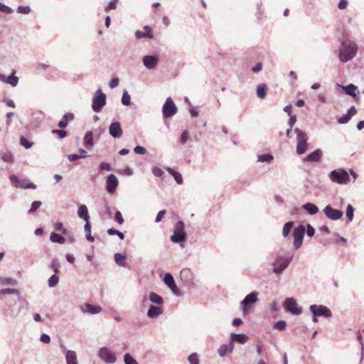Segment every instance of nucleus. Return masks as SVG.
<instances>
[{"instance_id":"obj_1","label":"nucleus","mask_w":364,"mask_h":364,"mask_svg":"<svg viewBox=\"0 0 364 364\" xmlns=\"http://www.w3.org/2000/svg\"><path fill=\"white\" fill-rule=\"evenodd\" d=\"M358 52L357 44L350 40H344L341 43V48L338 52L339 60L342 63H346L351 60L355 56Z\"/></svg>"},{"instance_id":"obj_2","label":"nucleus","mask_w":364,"mask_h":364,"mask_svg":"<svg viewBox=\"0 0 364 364\" xmlns=\"http://www.w3.org/2000/svg\"><path fill=\"white\" fill-rule=\"evenodd\" d=\"M328 177L331 181L338 184H347L350 181L349 174L343 168L333 170L329 173Z\"/></svg>"},{"instance_id":"obj_3","label":"nucleus","mask_w":364,"mask_h":364,"mask_svg":"<svg viewBox=\"0 0 364 364\" xmlns=\"http://www.w3.org/2000/svg\"><path fill=\"white\" fill-rule=\"evenodd\" d=\"M294 132L296 134V154L301 155L304 154L308 149V136L306 133L302 132L299 128L294 129Z\"/></svg>"},{"instance_id":"obj_4","label":"nucleus","mask_w":364,"mask_h":364,"mask_svg":"<svg viewBox=\"0 0 364 364\" xmlns=\"http://www.w3.org/2000/svg\"><path fill=\"white\" fill-rule=\"evenodd\" d=\"M106 95L101 89L95 91L92 100V109L95 112H100L106 105Z\"/></svg>"},{"instance_id":"obj_5","label":"nucleus","mask_w":364,"mask_h":364,"mask_svg":"<svg viewBox=\"0 0 364 364\" xmlns=\"http://www.w3.org/2000/svg\"><path fill=\"white\" fill-rule=\"evenodd\" d=\"M171 240L173 242L178 243L186 240V233L184 231V223L183 221H178L173 228V235L171 236Z\"/></svg>"},{"instance_id":"obj_6","label":"nucleus","mask_w":364,"mask_h":364,"mask_svg":"<svg viewBox=\"0 0 364 364\" xmlns=\"http://www.w3.org/2000/svg\"><path fill=\"white\" fill-rule=\"evenodd\" d=\"M257 293L252 292L247 294L245 299L240 302L241 310L244 315L249 313L253 304L257 301Z\"/></svg>"},{"instance_id":"obj_7","label":"nucleus","mask_w":364,"mask_h":364,"mask_svg":"<svg viewBox=\"0 0 364 364\" xmlns=\"http://www.w3.org/2000/svg\"><path fill=\"white\" fill-rule=\"evenodd\" d=\"M309 310L312 313L313 316L318 317L322 316L324 318H331L332 316V312L330 309L323 305H311Z\"/></svg>"},{"instance_id":"obj_8","label":"nucleus","mask_w":364,"mask_h":364,"mask_svg":"<svg viewBox=\"0 0 364 364\" xmlns=\"http://www.w3.org/2000/svg\"><path fill=\"white\" fill-rule=\"evenodd\" d=\"M98 357L107 364H113L116 362V355L107 347H102L97 351Z\"/></svg>"},{"instance_id":"obj_9","label":"nucleus","mask_w":364,"mask_h":364,"mask_svg":"<svg viewBox=\"0 0 364 364\" xmlns=\"http://www.w3.org/2000/svg\"><path fill=\"white\" fill-rule=\"evenodd\" d=\"M291 262V258L278 257L272 263L273 272L276 274H280L286 269Z\"/></svg>"},{"instance_id":"obj_10","label":"nucleus","mask_w":364,"mask_h":364,"mask_svg":"<svg viewBox=\"0 0 364 364\" xmlns=\"http://www.w3.org/2000/svg\"><path fill=\"white\" fill-rule=\"evenodd\" d=\"M285 310L293 315H300L302 313V309L298 306L296 300L293 298H288L284 302Z\"/></svg>"},{"instance_id":"obj_11","label":"nucleus","mask_w":364,"mask_h":364,"mask_svg":"<svg viewBox=\"0 0 364 364\" xmlns=\"http://www.w3.org/2000/svg\"><path fill=\"white\" fill-rule=\"evenodd\" d=\"M177 107L171 97H168L162 107L163 115L165 118L173 117L177 112Z\"/></svg>"},{"instance_id":"obj_12","label":"nucleus","mask_w":364,"mask_h":364,"mask_svg":"<svg viewBox=\"0 0 364 364\" xmlns=\"http://www.w3.org/2000/svg\"><path fill=\"white\" fill-rule=\"evenodd\" d=\"M304 234H305V227L302 225H300L294 229V231H293V236L294 238V246L296 249H299L301 246Z\"/></svg>"},{"instance_id":"obj_13","label":"nucleus","mask_w":364,"mask_h":364,"mask_svg":"<svg viewBox=\"0 0 364 364\" xmlns=\"http://www.w3.org/2000/svg\"><path fill=\"white\" fill-rule=\"evenodd\" d=\"M323 212L328 219L332 220H339L343 215V213L341 210L334 209L330 205L326 206L323 210Z\"/></svg>"},{"instance_id":"obj_14","label":"nucleus","mask_w":364,"mask_h":364,"mask_svg":"<svg viewBox=\"0 0 364 364\" xmlns=\"http://www.w3.org/2000/svg\"><path fill=\"white\" fill-rule=\"evenodd\" d=\"M159 62V58L156 55H144L142 58L143 65L148 70H154Z\"/></svg>"},{"instance_id":"obj_15","label":"nucleus","mask_w":364,"mask_h":364,"mask_svg":"<svg viewBox=\"0 0 364 364\" xmlns=\"http://www.w3.org/2000/svg\"><path fill=\"white\" fill-rule=\"evenodd\" d=\"M80 310L82 314L94 315L100 314L102 309L100 306L85 303L80 306Z\"/></svg>"},{"instance_id":"obj_16","label":"nucleus","mask_w":364,"mask_h":364,"mask_svg":"<svg viewBox=\"0 0 364 364\" xmlns=\"http://www.w3.org/2000/svg\"><path fill=\"white\" fill-rule=\"evenodd\" d=\"M164 283L170 288L172 293L176 296H181V291L176 287L173 277L171 273H166L164 277Z\"/></svg>"},{"instance_id":"obj_17","label":"nucleus","mask_w":364,"mask_h":364,"mask_svg":"<svg viewBox=\"0 0 364 364\" xmlns=\"http://www.w3.org/2000/svg\"><path fill=\"white\" fill-rule=\"evenodd\" d=\"M119 184L117 178L114 174H109L106 180V190L109 193H114Z\"/></svg>"},{"instance_id":"obj_18","label":"nucleus","mask_w":364,"mask_h":364,"mask_svg":"<svg viewBox=\"0 0 364 364\" xmlns=\"http://www.w3.org/2000/svg\"><path fill=\"white\" fill-rule=\"evenodd\" d=\"M109 134L115 139H119L123 134L121 124L118 122H112L109 127Z\"/></svg>"},{"instance_id":"obj_19","label":"nucleus","mask_w":364,"mask_h":364,"mask_svg":"<svg viewBox=\"0 0 364 364\" xmlns=\"http://www.w3.org/2000/svg\"><path fill=\"white\" fill-rule=\"evenodd\" d=\"M163 312L164 311L161 307L151 305L147 311V316L151 319L156 318L162 315Z\"/></svg>"},{"instance_id":"obj_20","label":"nucleus","mask_w":364,"mask_h":364,"mask_svg":"<svg viewBox=\"0 0 364 364\" xmlns=\"http://www.w3.org/2000/svg\"><path fill=\"white\" fill-rule=\"evenodd\" d=\"M144 33H142L140 31H136L135 33L136 38L140 39L141 38H153V32L151 28L149 26L144 27Z\"/></svg>"},{"instance_id":"obj_21","label":"nucleus","mask_w":364,"mask_h":364,"mask_svg":"<svg viewBox=\"0 0 364 364\" xmlns=\"http://www.w3.org/2000/svg\"><path fill=\"white\" fill-rule=\"evenodd\" d=\"M77 215L80 218L82 219L85 223L89 221L90 217L87 208L85 205H80L77 209Z\"/></svg>"},{"instance_id":"obj_22","label":"nucleus","mask_w":364,"mask_h":364,"mask_svg":"<svg viewBox=\"0 0 364 364\" xmlns=\"http://www.w3.org/2000/svg\"><path fill=\"white\" fill-rule=\"evenodd\" d=\"M337 87L341 89L346 94L350 96L355 97L356 95L355 91L357 90V87L353 84H350L347 86L337 85Z\"/></svg>"},{"instance_id":"obj_23","label":"nucleus","mask_w":364,"mask_h":364,"mask_svg":"<svg viewBox=\"0 0 364 364\" xmlns=\"http://www.w3.org/2000/svg\"><path fill=\"white\" fill-rule=\"evenodd\" d=\"M321 156L322 151L318 149L309 154L305 160L310 162H317L321 159Z\"/></svg>"},{"instance_id":"obj_24","label":"nucleus","mask_w":364,"mask_h":364,"mask_svg":"<svg viewBox=\"0 0 364 364\" xmlns=\"http://www.w3.org/2000/svg\"><path fill=\"white\" fill-rule=\"evenodd\" d=\"M0 81L8 83L13 87L16 86L18 83V78L14 76L13 74L6 77L2 74H0Z\"/></svg>"},{"instance_id":"obj_25","label":"nucleus","mask_w":364,"mask_h":364,"mask_svg":"<svg viewBox=\"0 0 364 364\" xmlns=\"http://www.w3.org/2000/svg\"><path fill=\"white\" fill-rule=\"evenodd\" d=\"M230 338L232 339V341H235V342H237L241 344L245 343L248 340L247 336L244 333H232L230 334Z\"/></svg>"},{"instance_id":"obj_26","label":"nucleus","mask_w":364,"mask_h":364,"mask_svg":"<svg viewBox=\"0 0 364 364\" xmlns=\"http://www.w3.org/2000/svg\"><path fill=\"white\" fill-rule=\"evenodd\" d=\"M73 114L70 112L65 114L61 120L59 122L58 127L61 129L65 128L68 124V122L73 120Z\"/></svg>"},{"instance_id":"obj_27","label":"nucleus","mask_w":364,"mask_h":364,"mask_svg":"<svg viewBox=\"0 0 364 364\" xmlns=\"http://www.w3.org/2000/svg\"><path fill=\"white\" fill-rule=\"evenodd\" d=\"M65 359L67 364H77V355L73 350L65 351Z\"/></svg>"},{"instance_id":"obj_28","label":"nucleus","mask_w":364,"mask_h":364,"mask_svg":"<svg viewBox=\"0 0 364 364\" xmlns=\"http://www.w3.org/2000/svg\"><path fill=\"white\" fill-rule=\"evenodd\" d=\"M16 284V280L12 278L0 277V287H15Z\"/></svg>"},{"instance_id":"obj_29","label":"nucleus","mask_w":364,"mask_h":364,"mask_svg":"<svg viewBox=\"0 0 364 364\" xmlns=\"http://www.w3.org/2000/svg\"><path fill=\"white\" fill-rule=\"evenodd\" d=\"M302 208L306 210L310 215H313L318 213V207L312 203H306L302 205Z\"/></svg>"},{"instance_id":"obj_30","label":"nucleus","mask_w":364,"mask_h":364,"mask_svg":"<svg viewBox=\"0 0 364 364\" xmlns=\"http://www.w3.org/2000/svg\"><path fill=\"white\" fill-rule=\"evenodd\" d=\"M84 145L86 147H92L94 145L93 133L92 131H87L84 136Z\"/></svg>"},{"instance_id":"obj_31","label":"nucleus","mask_w":364,"mask_h":364,"mask_svg":"<svg viewBox=\"0 0 364 364\" xmlns=\"http://www.w3.org/2000/svg\"><path fill=\"white\" fill-rule=\"evenodd\" d=\"M114 262L121 267H127V257L119 253H117L114 256Z\"/></svg>"},{"instance_id":"obj_32","label":"nucleus","mask_w":364,"mask_h":364,"mask_svg":"<svg viewBox=\"0 0 364 364\" xmlns=\"http://www.w3.org/2000/svg\"><path fill=\"white\" fill-rule=\"evenodd\" d=\"M149 300L155 304L161 305L164 303V299L155 292L149 294Z\"/></svg>"},{"instance_id":"obj_33","label":"nucleus","mask_w":364,"mask_h":364,"mask_svg":"<svg viewBox=\"0 0 364 364\" xmlns=\"http://www.w3.org/2000/svg\"><path fill=\"white\" fill-rule=\"evenodd\" d=\"M166 170L174 178L175 181L178 184L183 183V178L180 173L174 171L173 168L170 167H168Z\"/></svg>"},{"instance_id":"obj_34","label":"nucleus","mask_w":364,"mask_h":364,"mask_svg":"<svg viewBox=\"0 0 364 364\" xmlns=\"http://www.w3.org/2000/svg\"><path fill=\"white\" fill-rule=\"evenodd\" d=\"M50 240L52 242L63 244L65 242V239L59 234L52 232L50 235Z\"/></svg>"},{"instance_id":"obj_35","label":"nucleus","mask_w":364,"mask_h":364,"mask_svg":"<svg viewBox=\"0 0 364 364\" xmlns=\"http://www.w3.org/2000/svg\"><path fill=\"white\" fill-rule=\"evenodd\" d=\"M267 95V86L264 84H260L257 87V95L260 99H264Z\"/></svg>"},{"instance_id":"obj_36","label":"nucleus","mask_w":364,"mask_h":364,"mask_svg":"<svg viewBox=\"0 0 364 364\" xmlns=\"http://www.w3.org/2000/svg\"><path fill=\"white\" fill-rule=\"evenodd\" d=\"M273 156L270 154H260L257 156V161L270 164L273 161Z\"/></svg>"},{"instance_id":"obj_37","label":"nucleus","mask_w":364,"mask_h":364,"mask_svg":"<svg viewBox=\"0 0 364 364\" xmlns=\"http://www.w3.org/2000/svg\"><path fill=\"white\" fill-rule=\"evenodd\" d=\"M85 232L86 233V238L90 242H94L95 239L91 235V225L90 221H87L84 226Z\"/></svg>"},{"instance_id":"obj_38","label":"nucleus","mask_w":364,"mask_h":364,"mask_svg":"<svg viewBox=\"0 0 364 364\" xmlns=\"http://www.w3.org/2000/svg\"><path fill=\"white\" fill-rule=\"evenodd\" d=\"M59 282V277L56 274H53L48 280V287L53 288L58 285Z\"/></svg>"},{"instance_id":"obj_39","label":"nucleus","mask_w":364,"mask_h":364,"mask_svg":"<svg viewBox=\"0 0 364 364\" xmlns=\"http://www.w3.org/2000/svg\"><path fill=\"white\" fill-rule=\"evenodd\" d=\"M0 156L1 159L5 162L11 161L13 158L11 154L7 151H1Z\"/></svg>"},{"instance_id":"obj_40","label":"nucleus","mask_w":364,"mask_h":364,"mask_svg":"<svg viewBox=\"0 0 364 364\" xmlns=\"http://www.w3.org/2000/svg\"><path fill=\"white\" fill-rule=\"evenodd\" d=\"M122 103L124 105L128 106L131 104V97L127 90H124L122 97Z\"/></svg>"},{"instance_id":"obj_41","label":"nucleus","mask_w":364,"mask_h":364,"mask_svg":"<svg viewBox=\"0 0 364 364\" xmlns=\"http://www.w3.org/2000/svg\"><path fill=\"white\" fill-rule=\"evenodd\" d=\"M293 223L287 222L284 224L282 230V235L284 237H287L289 235V232L292 228Z\"/></svg>"},{"instance_id":"obj_42","label":"nucleus","mask_w":364,"mask_h":364,"mask_svg":"<svg viewBox=\"0 0 364 364\" xmlns=\"http://www.w3.org/2000/svg\"><path fill=\"white\" fill-rule=\"evenodd\" d=\"M4 294H16L18 295L19 291L13 288H5L0 290V295Z\"/></svg>"},{"instance_id":"obj_43","label":"nucleus","mask_w":364,"mask_h":364,"mask_svg":"<svg viewBox=\"0 0 364 364\" xmlns=\"http://www.w3.org/2000/svg\"><path fill=\"white\" fill-rule=\"evenodd\" d=\"M188 360L191 364H199V358L198 355L196 353H191L188 358Z\"/></svg>"},{"instance_id":"obj_44","label":"nucleus","mask_w":364,"mask_h":364,"mask_svg":"<svg viewBox=\"0 0 364 364\" xmlns=\"http://www.w3.org/2000/svg\"><path fill=\"white\" fill-rule=\"evenodd\" d=\"M353 212H354L353 207L350 204H348L347 205V208H346V217L348 218L349 221H352V220L353 218Z\"/></svg>"},{"instance_id":"obj_45","label":"nucleus","mask_w":364,"mask_h":364,"mask_svg":"<svg viewBox=\"0 0 364 364\" xmlns=\"http://www.w3.org/2000/svg\"><path fill=\"white\" fill-rule=\"evenodd\" d=\"M124 360L125 364H139L137 361L134 358H133L129 353H126L124 355Z\"/></svg>"},{"instance_id":"obj_46","label":"nucleus","mask_w":364,"mask_h":364,"mask_svg":"<svg viewBox=\"0 0 364 364\" xmlns=\"http://www.w3.org/2000/svg\"><path fill=\"white\" fill-rule=\"evenodd\" d=\"M11 182L14 186L18 188H23V183L18 179L17 176L12 175L10 177Z\"/></svg>"},{"instance_id":"obj_47","label":"nucleus","mask_w":364,"mask_h":364,"mask_svg":"<svg viewBox=\"0 0 364 364\" xmlns=\"http://www.w3.org/2000/svg\"><path fill=\"white\" fill-rule=\"evenodd\" d=\"M52 134H56L58 137L60 139L67 136V132L64 130L53 129L52 131Z\"/></svg>"},{"instance_id":"obj_48","label":"nucleus","mask_w":364,"mask_h":364,"mask_svg":"<svg viewBox=\"0 0 364 364\" xmlns=\"http://www.w3.org/2000/svg\"><path fill=\"white\" fill-rule=\"evenodd\" d=\"M228 350V346L227 345H222L218 350V353L220 357H224Z\"/></svg>"},{"instance_id":"obj_49","label":"nucleus","mask_w":364,"mask_h":364,"mask_svg":"<svg viewBox=\"0 0 364 364\" xmlns=\"http://www.w3.org/2000/svg\"><path fill=\"white\" fill-rule=\"evenodd\" d=\"M55 228L58 231H60L62 234L66 235L67 234V230L63 228V225L61 222H57L55 224Z\"/></svg>"},{"instance_id":"obj_50","label":"nucleus","mask_w":364,"mask_h":364,"mask_svg":"<svg viewBox=\"0 0 364 364\" xmlns=\"http://www.w3.org/2000/svg\"><path fill=\"white\" fill-rule=\"evenodd\" d=\"M286 326L287 323L284 321H279L274 324V327L279 331H284L286 328Z\"/></svg>"},{"instance_id":"obj_51","label":"nucleus","mask_w":364,"mask_h":364,"mask_svg":"<svg viewBox=\"0 0 364 364\" xmlns=\"http://www.w3.org/2000/svg\"><path fill=\"white\" fill-rule=\"evenodd\" d=\"M41 205V201H34L31 204V208L28 210V213H33L38 208H39Z\"/></svg>"},{"instance_id":"obj_52","label":"nucleus","mask_w":364,"mask_h":364,"mask_svg":"<svg viewBox=\"0 0 364 364\" xmlns=\"http://www.w3.org/2000/svg\"><path fill=\"white\" fill-rule=\"evenodd\" d=\"M0 11L5 14H11L13 13L14 11L11 7H9L5 4L0 3Z\"/></svg>"},{"instance_id":"obj_53","label":"nucleus","mask_w":364,"mask_h":364,"mask_svg":"<svg viewBox=\"0 0 364 364\" xmlns=\"http://www.w3.org/2000/svg\"><path fill=\"white\" fill-rule=\"evenodd\" d=\"M119 84V80L118 77H113L109 82V86L110 88L114 89L117 87Z\"/></svg>"},{"instance_id":"obj_54","label":"nucleus","mask_w":364,"mask_h":364,"mask_svg":"<svg viewBox=\"0 0 364 364\" xmlns=\"http://www.w3.org/2000/svg\"><path fill=\"white\" fill-rule=\"evenodd\" d=\"M118 0H112L111 1L109 4L107 6V7L105 8V11L107 12L109 11L110 10H114L116 9L117 7V3Z\"/></svg>"},{"instance_id":"obj_55","label":"nucleus","mask_w":364,"mask_h":364,"mask_svg":"<svg viewBox=\"0 0 364 364\" xmlns=\"http://www.w3.org/2000/svg\"><path fill=\"white\" fill-rule=\"evenodd\" d=\"M68 159L70 162H74L79 159H84V155L69 154Z\"/></svg>"},{"instance_id":"obj_56","label":"nucleus","mask_w":364,"mask_h":364,"mask_svg":"<svg viewBox=\"0 0 364 364\" xmlns=\"http://www.w3.org/2000/svg\"><path fill=\"white\" fill-rule=\"evenodd\" d=\"M134 151L136 154H145L146 153V149L141 146H136L134 149Z\"/></svg>"},{"instance_id":"obj_57","label":"nucleus","mask_w":364,"mask_h":364,"mask_svg":"<svg viewBox=\"0 0 364 364\" xmlns=\"http://www.w3.org/2000/svg\"><path fill=\"white\" fill-rule=\"evenodd\" d=\"M115 220L119 224L122 225L124 223V220L122 215V213L119 211H117L114 215Z\"/></svg>"},{"instance_id":"obj_58","label":"nucleus","mask_w":364,"mask_h":364,"mask_svg":"<svg viewBox=\"0 0 364 364\" xmlns=\"http://www.w3.org/2000/svg\"><path fill=\"white\" fill-rule=\"evenodd\" d=\"M153 174L157 177H160L164 174V171L159 167L154 166L152 168Z\"/></svg>"},{"instance_id":"obj_59","label":"nucleus","mask_w":364,"mask_h":364,"mask_svg":"<svg viewBox=\"0 0 364 364\" xmlns=\"http://www.w3.org/2000/svg\"><path fill=\"white\" fill-rule=\"evenodd\" d=\"M100 169L110 171L112 170V166L109 163L102 162L100 165Z\"/></svg>"},{"instance_id":"obj_60","label":"nucleus","mask_w":364,"mask_h":364,"mask_svg":"<svg viewBox=\"0 0 364 364\" xmlns=\"http://www.w3.org/2000/svg\"><path fill=\"white\" fill-rule=\"evenodd\" d=\"M166 210H160L158 213H157V215L156 217V219H155V222L156 223H159L162 220L163 218L164 217L165 214H166Z\"/></svg>"},{"instance_id":"obj_61","label":"nucleus","mask_w":364,"mask_h":364,"mask_svg":"<svg viewBox=\"0 0 364 364\" xmlns=\"http://www.w3.org/2000/svg\"><path fill=\"white\" fill-rule=\"evenodd\" d=\"M40 341L44 343H49L50 341V337L47 333H43L41 336Z\"/></svg>"},{"instance_id":"obj_62","label":"nucleus","mask_w":364,"mask_h":364,"mask_svg":"<svg viewBox=\"0 0 364 364\" xmlns=\"http://www.w3.org/2000/svg\"><path fill=\"white\" fill-rule=\"evenodd\" d=\"M306 234L309 237H312L315 234V230L310 224L306 226Z\"/></svg>"},{"instance_id":"obj_63","label":"nucleus","mask_w":364,"mask_h":364,"mask_svg":"<svg viewBox=\"0 0 364 364\" xmlns=\"http://www.w3.org/2000/svg\"><path fill=\"white\" fill-rule=\"evenodd\" d=\"M350 118L351 117L347 114L346 115L341 117L338 121V123L340 124H346L350 119Z\"/></svg>"},{"instance_id":"obj_64","label":"nucleus","mask_w":364,"mask_h":364,"mask_svg":"<svg viewBox=\"0 0 364 364\" xmlns=\"http://www.w3.org/2000/svg\"><path fill=\"white\" fill-rule=\"evenodd\" d=\"M50 267H51V269L60 267V262L56 257H55L52 259L51 264H50Z\"/></svg>"}]
</instances>
